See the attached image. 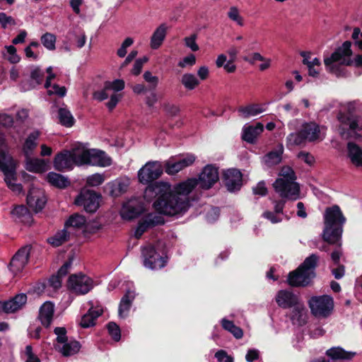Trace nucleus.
I'll return each mask as SVG.
<instances>
[{
	"label": "nucleus",
	"mask_w": 362,
	"mask_h": 362,
	"mask_svg": "<svg viewBox=\"0 0 362 362\" xmlns=\"http://www.w3.org/2000/svg\"><path fill=\"white\" fill-rule=\"evenodd\" d=\"M195 179H187L175 185L173 191H170V185L167 183H156L153 190L157 194L163 192L154 202L153 206L160 214L169 216H182L190 206L189 194L197 186Z\"/></svg>",
	"instance_id": "f257e3e1"
},
{
	"label": "nucleus",
	"mask_w": 362,
	"mask_h": 362,
	"mask_svg": "<svg viewBox=\"0 0 362 362\" xmlns=\"http://www.w3.org/2000/svg\"><path fill=\"white\" fill-rule=\"evenodd\" d=\"M345 221L346 218L337 205L327 208L324 214L325 228L322 233L324 240L329 244L341 245L340 241Z\"/></svg>",
	"instance_id": "f03ea898"
},
{
	"label": "nucleus",
	"mask_w": 362,
	"mask_h": 362,
	"mask_svg": "<svg viewBox=\"0 0 362 362\" xmlns=\"http://www.w3.org/2000/svg\"><path fill=\"white\" fill-rule=\"evenodd\" d=\"M296 180L293 169L284 166L280 171L279 177L273 183V187L282 198L296 200L299 198L300 187Z\"/></svg>",
	"instance_id": "7ed1b4c3"
},
{
	"label": "nucleus",
	"mask_w": 362,
	"mask_h": 362,
	"mask_svg": "<svg viewBox=\"0 0 362 362\" xmlns=\"http://www.w3.org/2000/svg\"><path fill=\"white\" fill-rule=\"evenodd\" d=\"M319 257L312 254L294 272H291L288 277V284L291 286H305L315 276V269Z\"/></svg>",
	"instance_id": "20e7f679"
},
{
	"label": "nucleus",
	"mask_w": 362,
	"mask_h": 362,
	"mask_svg": "<svg viewBox=\"0 0 362 362\" xmlns=\"http://www.w3.org/2000/svg\"><path fill=\"white\" fill-rule=\"evenodd\" d=\"M16 163L12 157L8 153L6 148L0 147V170L4 175V180L13 192L20 193L22 191V185L16 183Z\"/></svg>",
	"instance_id": "39448f33"
},
{
	"label": "nucleus",
	"mask_w": 362,
	"mask_h": 362,
	"mask_svg": "<svg viewBox=\"0 0 362 362\" xmlns=\"http://www.w3.org/2000/svg\"><path fill=\"white\" fill-rule=\"evenodd\" d=\"M351 46V42L346 41L329 57L324 59L325 64L329 71L339 76L338 66L349 65L351 64V56L352 54Z\"/></svg>",
	"instance_id": "423d86ee"
},
{
	"label": "nucleus",
	"mask_w": 362,
	"mask_h": 362,
	"mask_svg": "<svg viewBox=\"0 0 362 362\" xmlns=\"http://www.w3.org/2000/svg\"><path fill=\"white\" fill-rule=\"evenodd\" d=\"M338 119L340 122L339 132L342 138L348 139L362 137V122L358 117L340 113Z\"/></svg>",
	"instance_id": "0eeeda50"
},
{
	"label": "nucleus",
	"mask_w": 362,
	"mask_h": 362,
	"mask_svg": "<svg viewBox=\"0 0 362 362\" xmlns=\"http://www.w3.org/2000/svg\"><path fill=\"white\" fill-rule=\"evenodd\" d=\"M144 266L152 270L163 268L167 263V257L163 252L157 251L155 247L149 245L141 247Z\"/></svg>",
	"instance_id": "6e6552de"
},
{
	"label": "nucleus",
	"mask_w": 362,
	"mask_h": 362,
	"mask_svg": "<svg viewBox=\"0 0 362 362\" xmlns=\"http://www.w3.org/2000/svg\"><path fill=\"white\" fill-rule=\"evenodd\" d=\"M312 314L316 317H327L334 308L333 298L328 295L313 296L308 300Z\"/></svg>",
	"instance_id": "1a4fd4ad"
},
{
	"label": "nucleus",
	"mask_w": 362,
	"mask_h": 362,
	"mask_svg": "<svg viewBox=\"0 0 362 362\" xmlns=\"http://www.w3.org/2000/svg\"><path fill=\"white\" fill-rule=\"evenodd\" d=\"M67 287L77 295H85L93 288V281L85 274H72L69 278Z\"/></svg>",
	"instance_id": "9d476101"
},
{
	"label": "nucleus",
	"mask_w": 362,
	"mask_h": 362,
	"mask_svg": "<svg viewBox=\"0 0 362 362\" xmlns=\"http://www.w3.org/2000/svg\"><path fill=\"white\" fill-rule=\"evenodd\" d=\"M163 165L159 161L147 162L138 172V178L141 183L148 184L157 180L163 173Z\"/></svg>",
	"instance_id": "9b49d317"
},
{
	"label": "nucleus",
	"mask_w": 362,
	"mask_h": 362,
	"mask_svg": "<svg viewBox=\"0 0 362 362\" xmlns=\"http://www.w3.org/2000/svg\"><path fill=\"white\" fill-rule=\"evenodd\" d=\"M100 199V196L95 192L83 189L76 198L74 203L83 206L87 212L94 213L99 207Z\"/></svg>",
	"instance_id": "f8f14e48"
},
{
	"label": "nucleus",
	"mask_w": 362,
	"mask_h": 362,
	"mask_svg": "<svg viewBox=\"0 0 362 362\" xmlns=\"http://www.w3.org/2000/svg\"><path fill=\"white\" fill-rule=\"evenodd\" d=\"M197 185L203 189L211 188L219 180L218 168L212 164L206 165L200 174L198 180L194 178Z\"/></svg>",
	"instance_id": "ddd939ff"
},
{
	"label": "nucleus",
	"mask_w": 362,
	"mask_h": 362,
	"mask_svg": "<svg viewBox=\"0 0 362 362\" xmlns=\"http://www.w3.org/2000/svg\"><path fill=\"white\" fill-rule=\"evenodd\" d=\"M196 160L193 154H187L177 158L172 157L165 164V170L169 175H175L184 168L192 165Z\"/></svg>",
	"instance_id": "4468645a"
},
{
	"label": "nucleus",
	"mask_w": 362,
	"mask_h": 362,
	"mask_svg": "<svg viewBox=\"0 0 362 362\" xmlns=\"http://www.w3.org/2000/svg\"><path fill=\"white\" fill-rule=\"evenodd\" d=\"M164 223L163 218L157 214L151 213L144 216L139 222L134 236L139 239L147 229Z\"/></svg>",
	"instance_id": "2eb2a0df"
},
{
	"label": "nucleus",
	"mask_w": 362,
	"mask_h": 362,
	"mask_svg": "<svg viewBox=\"0 0 362 362\" xmlns=\"http://www.w3.org/2000/svg\"><path fill=\"white\" fill-rule=\"evenodd\" d=\"M30 247L27 245L21 247L13 257L9 269L15 275L23 271L28 262Z\"/></svg>",
	"instance_id": "dca6fc26"
},
{
	"label": "nucleus",
	"mask_w": 362,
	"mask_h": 362,
	"mask_svg": "<svg viewBox=\"0 0 362 362\" xmlns=\"http://www.w3.org/2000/svg\"><path fill=\"white\" fill-rule=\"evenodd\" d=\"M54 168L58 171L71 170L76 165L69 150L57 153L53 161Z\"/></svg>",
	"instance_id": "f3484780"
},
{
	"label": "nucleus",
	"mask_w": 362,
	"mask_h": 362,
	"mask_svg": "<svg viewBox=\"0 0 362 362\" xmlns=\"http://www.w3.org/2000/svg\"><path fill=\"white\" fill-rule=\"evenodd\" d=\"M224 182L227 189L233 192L240 189L243 183V175L237 169H229L224 173Z\"/></svg>",
	"instance_id": "a211bd4d"
},
{
	"label": "nucleus",
	"mask_w": 362,
	"mask_h": 362,
	"mask_svg": "<svg viewBox=\"0 0 362 362\" xmlns=\"http://www.w3.org/2000/svg\"><path fill=\"white\" fill-rule=\"evenodd\" d=\"M46 203V198L42 191L32 188L27 196V204L36 213L41 211Z\"/></svg>",
	"instance_id": "6ab92c4d"
},
{
	"label": "nucleus",
	"mask_w": 362,
	"mask_h": 362,
	"mask_svg": "<svg viewBox=\"0 0 362 362\" xmlns=\"http://www.w3.org/2000/svg\"><path fill=\"white\" fill-rule=\"evenodd\" d=\"M141 206L136 199H132L124 203L120 210L121 217L124 220H132L141 213Z\"/></svg>",
	"instance_id": "aec40b11"
},
{
	"label": "nucleus",
	"mask_w": 362,
	"mask_h": 362,
	"mask_svg": "<svg viewBox=\"0 0 362 362\" xmlns=\"http://www.w3.org/2000/svg\"><path fill=\"white\" fill-rule=\"evenodd\" d=\"M300 301V300L296 294L288 290H281L276 296V303L284 309L291 308Z\"/></svg>",
	"instance_id": "412c9836"
},
{
	"label": "nucleus",
	"mask_w": 362,
	"mask_h": 362,
	"mask_svg": "<svg viewBox=\"0 0 362 362\" xmlns=\"http://www.w3.org/2000/svg\"><path fill=\"white\" fill-rule=\"evenodd\" d=\"M293 325L302 326L305 324L307 320V310L300 300L296 305L291 307V310L287 314Z\"/></svg>",
	"instance_id": "4be33fe9"
},
{
	"label": "nucleus",
	"mask_w": 362,
	"mask_h": 362,
	"mask_svg": "<svg viewBox=\"0 0 362 362\" xmlns=\"http://www.w3.org/2000/svg\"><path fill=\"white\" fill-rule=\"evenodd\" d=\"M111 163L112 160L105 152L98 149L90 150L86 165L107 167Z\"/></svg>",
	"instance_id": "5701e85b"
},
{
	"label": "nucleus",
	"mask_w": 362,
	"mask_h": 362,
	"mask_svg": "<svg viewBox=\"0 0 362 362\" xmlns=\"http://www.w3.org/2000/svg\"><path fill=\"white\" fill-rule=\"evenodd\" d=\"M27 296L24 293H20L12 298L11 299L0 302L3 310L6 313H14L21 308L26 303Z\"/></svg>",
	"instance_id": "b1692460"
},
{
	"label": "nucleus",
	"mask_w": 362,
	"mask_h": 362,
	"mask_svg": "<svg viewBox=\"0 0 362 362\" xmlns=\"http://www.w3.org/2000/svg\"><path fill=\"white\" fill-rule=\"evenodd\" d=\"M54 305L52 303L47 301L44 303L39 310L38 318L41 324L45 327H48L53 320Z\"/></svg>",
	"instance_id": "393cba45"
},
{
	"label": "nucleus",
	"mask_w": 362,
	"mask_h": 362,
	"mask_svg": "<svg viewBox=\"0 0 362 362\" xmlns=\"http://www.w3.org/2000/svg\"><path fill=\"white\" fill-rule=\"evenodd\" d=\"M103 310L100 306H91L87 313L84 314L81 320L80 325L83 328L94 326L95 320L102 315Z\"/></svg>",
	"instance_id": "a878e982"
},
{
	"label": "nucleus",
	"mask_w": 362,
	"mask_h": 362,
	"mask_svg": "<svg viewBox=\"0 0 362 362\" xmlns=\"http://www.w3.org/2000/svg\"><path fill=\"white\" fill-rule=\"evenodd\" d=\"M300 130L306 141H314L320 139V127L315 122L303 123ZM321 139H322V138H321Z\"/></svg>",
	"instance_id": "bb28decb"
},
{
	"label": "nucleus",
	"mask_w": 362,
	"mask_h": 362,
	"mask_svg": "<svg viewBox=\"0 0 362 362\" xmlns=\"http://www.w3.org/2000/svg\"><path fill=\"white\" fill-rule=\"evenodd\" d=\"M135 296L136 293L134 290L129 289L126 291L125 294L122 298L119 305L118 315L119 317L124 318L128 315Z\"/></svg>",
	"instance_id": "cd10ccee"
},
{
	"label": "nucleus",
	"mask_w": 362,
	"mask_h": 362,
	"mask_svg": "<svg viewBox=\"0 0 362 362\" xmlns=\"http://www.w3.org/2000/svg\"><path fill=\"white\" fill-rule=\"evenodd\" d=\"M263 129L264 127L261 123H257L255 126H245L243 129L242 139L247 143L254 144Z\"/></svg>",
	"instance_id": "c85d7f7f"
},
{
	"label": "nucleus",
	"mask_w": 362,
	"mask_h": 362,
	"mask_svg": "<svg viewBox=\"0 0 362 362\" xmlns=\"http://www.w3.org/2000/svg\"><path fill=\"white\" fill-rule=\"evenodd\" d=\"M86 223V218L78 214H74L69 217V218L66 221L64 228L69 231H71V233H73L75 230H85V226Z\"/></svg>",
	"instance_id": "c756f323"
},
{
	"label": "nucleus",
	"mask_w": 362,
	"mask_h": 362,
	"mask_svg": "<svg viewBox=\"0 0 362 362\" xmlns=\"http://www.w3.org/2000/svg\"><path fill=\"white\" fill-rule=\"evenodd\" d=\"M168 27L165 23L160 24L153 33L150 40V47L153 49H158L163 44L167 34Z\"/></svg>",
	"instance_id": "7c9ffc66"
},
{
	"label": "nucleus",
	"mask_w": 362,
	"mask_h": 362,
	"mask_svg": "<svg viewBox=\"0 0 362 362\" xmlns=\"http://www.w3.org/2000/svg\"><path fill=\"white\" fill-rule=\"evenodd\" d=\"M347 155L356 167H362V148L354 142L347 144Z\"/></svg>",
	"instance_id": "2f4dec72"
},
{
	"label": "nucleus",
	"mask_w": 362,
	"mask_h": 362,
	"mask_svg": "<svg viewBox=\"0 0 362 362\" xmlns=\"http://www.w3.org/2000/svg\"><path fill=\"white\" fill-rule=\"evenodd\" d=\"M90 150L79 144L73 147L69 151L76 165L79 166L86 165Z\"/></svg>",
	"instance_id": "473e14b6"
},
{
	"label": "nucleus",
	"mask_w": 362,
	"mask_h": 362,
	"mask_svg": "<svg viewBox=\"0 0 362 362\" xmlns=\"http://www.w3.org/2000/svg\"><path fill=\"white\" fill-rule=\"evenodd\" d=\"M55 347L63 356H69L76 354L79 351L81 346L77 341L68 339L62 344H57Z\"/></svg>",
	"instance_id": "72a5a7b5"
},
{
	"label": "nucleus",
	"mask_w": 362,
	"mask_h": 362,
	"mask_svg": "<svg viewBox=\"0 0 362 362\" xmlns=\"http://www.w3.org/2000/svg\"><path fill=\"white\" fill-rule=\"evenodd\" d=\"M40 132L37 130L33 131L26 138L23 146V151L25 157H29L32 155L33 151L37 146V139L40 136Z\"/></svg>",
	"instance_id": "f704fd0d"
},
{
	"label": "nucleus",
	"mask_w": 362,
	"mask_h": 362,
	"mask_svg": "<svg viewBox=\"0 0 362 362\" xmlns=\"http://www.w3.org/2000/svg\"><path fill=\"white\" fill-rule=\"evenodd\" d=\"M46 180L51 185L59 189L66 188L70 185V181L66 177L54 172H49Z\"/></svg>",
	"instance_id": "c9c22d12"
},
{
	"label": "nucleus",
	"mask_w": 362,
	"mask_h": 362,
	"mask_svg": "<svg viewBox=\"0 0 362 362\" xmlns=\"http://www.w3.org/2000/svg\"><path fill=\"white\" fill-rule=\"evenodd\" d=\"M284 148L279 145L276 149L266 154L263 158V162L267 167H272L279 164L282 159Z\"/></svg>",
	"instance_id": "e433bc0d"
},
{
	"label": "nucleus",
	"mask_w": 362,
	"mask_h": 362,
	"mask_svg": "<svg viewBox=\"0 0 362 362\" xmlns=\"http://www.w3.org/2000/svg\"><path fill=\"white\" fill-rule=\"evenodd\" d=\"M25 168L30 172L42 173L47 170V163L43 159L26 157Z\"/></svg>",
	"instance_id": "4c0bfd02"
},
{
	"label": "nucleus",
	"mask_w": 362,
	"mask_h": 362,
	"mask_svg": "<svg viewBox=\"0 0 362 362\" xmlns=\"http://www.w3.org/2000/svg\"><path fill=\"white\" fill-rule=\"evenodd\" d=\"M266 110L264 105L252 104L245 107H240L238 112L245 118L256 116Z\"/></svg>",
	"instance_id": "58836bf2"
},
{
	"label": "nucleus",
	"mask_w": 362,
	"mask_h": 362,
	"mask_svg": "<svg viewBox=\"0 0 362 362\" xmlns=\"http://www.w3.org/2000/svg\"><path fill=\"white\" fill-rule=\"evenodd\" d=\"M326 354L332 360L351 359L355 353L347 352L341 347H332L326 351Z\"/></svg>",
	"instance_id": "ea45409f"
},
{
	"label": "nucleus",
	"mask_w": 362,
	"mask_h": 362,
	"mask_svg": "<svg viewBox=\"0 0 362 362\" xmlns=\"http://www.w3.org/2000/svg\"><path fill=\"white\" fill-rule=\"evenodd\" d=\"M180 82L187 90H194L200 84L197 77L191 73L184 74L181 77Z\"/></svg>",
	"instance_id": "a19ab883"
},
{
	"label": "nucleus",
	"mask_w": 362,
	"mask_h": 362,
	"mask_svg": "<svg viewBox=\"0 0 362 362\" xmlns=\"http://www.w3.org/2000/svg\"><path fill=\"white\" fill-rule=\"evenodd\" d=\"M58 118L59 123L66 127H71L75 122L71 112L66 107H60L59 109Z\"/></svg>",
	"instance_id": "79ce46f5"
},
{
	"label": "nucleus",
	"mask_w": 362,
	"mask_h": 362,
	"mask_svg": "<svg viewBox=\"0 0 362 362\" xmlns=\"http://www.w3.org/2000/svg\"><path fill=\"white\" fill-rule=\"evenodd\" d=\"M12 214L16 216L21 222L25 224H30L33 221L32 216L28 211V209L24 206H17L13 211Z\"/></svg>",
	"instance_id": "37998d69"
},
{
	"label": "nucleus",
	"mask_w": 362,
	"mask_h": 362,
	"mask_svg": "<svg viewBox=\"0 0 362 362\" xmlns=\"http://www.w3.org/2000/svg\"><path fill=\"white\" fill-rule=\"evenodd\" d=\"M71 234L70 230H67L65 228L61 231L57 233L54 236L48 239L49 243L54 247H58L65 243Z\"/></svg>",
	"instance_id": "c03bdc74"
},
{
	"label": "nucleus",
	"mask_w": 362,
	"mask_h": 362,
	"mask_svg": "<svg viewBox=\"0 0 362 362\" xmlns=\"http://www.w3.org/2000/svg\"><path fill=\"white\" fill-rule=\"evenodd\" d=\"M221 322L223 328L230 332L236 339L242 338L243 335V330L237 327L233 321L223 318Z\"/></svg>",
	"instance_id": "a18cd8bd"
},
{
	"label": "nucleus",
	"mask_w": 362,
	"mask_h": 362,
	"mask_svg": "<svg viewBox=\"0 0 362 362\" xmlns=\"http://www.w3.org/2000/svg\"><path fill=\"white\" fill-rule=\"evenodd\" d=\"M227 16L231 21L240 27L245 25L244 18L240 15L239 8L235 6H232L229 8Z\"/></svg>",
	"instance_id": "49530a36"
},
{
	"label": "nucleus",
	"mask_w": 362,
	"mask_h": 362,
	"mask_svg": "<svg viewBox=\"0 0 362 362\" xmlns=\"http://www.w3.org/2000/svg\"><path fill=\"white\" fill-rule=\"evenodd\" d=\"M41 43L48 50L53 51L56 49V35L51 33H46L40 37Z\"/></svg>",
	"instance_id": "de8ad7c7"
},
{
	"label": "nucleus",
	"mask_w": 362,
	"mask_h": 362,
	"mask_svg": "<svg viewBox=\"0 0 362 362\" xmlns=\"http://www.w3.org/2000/svg\"><path fill=\"white\" fill-rule=\"evenodd\" d=\"M286 140L288 146H298L306 141L300 130L289 134Z\"/></svg>",
	"instance_id": "09e8293b"
},
{
	"label": "nucleus",
	"mask_w": 362,
	"mask_h": 362,
	"mask_svg": "<svg viewBox=\"0 0 362 362\" xmlns=\"http://www.w3.org/2000/svg\"><path fill=\"white\" fill-rule=\"evenodd\" d=\"M6 52L4 53V57L12 64L18 63L21 58L16 53V48L13 45L5 47Z\"/></svg>",
	"instance_id": "8fccbe9b"
},
{
	"label": "nucleus",
	"mask_w": 362,
	"mask_h": 362,
	"mask_svg": "<svg viewBox=\"0 0 362 362\" xmlns=\"http://www.w3.org/2000/svg\"><path fill=\"white\" fill-rule=\"evenodd\" d=\"M22 358L25 362H40V358L33 353L30 345L25 346L24 351L22 353Z\"/></svg>",
	"instance_id": "3c124183"
},
{
	"label": "nucleus",
	"mask_w": 362,
	"mask_h": 362,
	"mask_svg": "<svg viewBox=\"0 0 362 362\" xmlns=\"http://www.w3.org/2000/svg\"><path fill=\"white\" fill-rule=\"evenodd\" d=\"M106 89L113 90L114 92H118L124 88V81L122 79H115L112 81L105 82Z\"/></svg>",
	"instance_id": "603ef678"
},
{
	"label": "nucleus",
	"mask_w": 362,
	"mask_h": 362,
	"mask_svg": "<svg viewBox=\"0 0 362 362\" xmlns=\"http://www.w3.org/2000/svg\"><path fill=\"white\" fill-rule=\"evenodd\" d=\"M104 180V176L102 174L95 173L87 177L86 184L89 186L96 187L101 185Z\"/></svg>",
	"instance_id": "864d4df0"
},
{
	"label": "nucleus",
	"mask_w": 362,
	"mask_h": 362,
	"mask_svg": "<svg viewBox=\"0 0 362 362\" xmlns=\"http://www.w3.org/2000/svg\"><path fill=\"white\" fill-rule=\"evenodd\" d=\"M108 332L112 339L118 341L121 338L120 329L119 326L115 322H109L107 325Z\"/></svg>",
	"instance_id": "5fc2aeb1"
},
{
	"label": "nucleus",
	"mask_w": 362,
	"mask_h": 362,
	"mask_svg": "<svg viewBox=\"0 0 362 362\" xmlns=\"http://www.w3.org/2000/svg\"><path fill=\"white\" fill-rule=\"evenodd\" d=\"M0 25L2 28L6 29L8 25H16V20L11 16H8L4 12H0Z\"/></svg>",
	"instance_id": "6e6d98bb"
},
{
	"label": "nucleus",
	"mask_w": 362,
	"mask_h": 362,
	"mask_svg": "<svg viewBox=\"0 0 362 362\" xmlns=\"http://www.w3.org/2000/svg\"><path fill=\"white\" fill-rule=\"evenodd\" d=\"M47 89L49 95H56L59 97H64L66 94V89L64 86H59L57 84H50V87Z\"/></svg>",
	"instance_id": "4d7b16f0"
},
{
	"label": "nucleus",
	"mask_w": 362,
	"mask_h": 362,
	"mask_svg": "<svg viewBox=\"0 0 362 362\" xmlns=\"http://www.w3.org/2000/svg\"><path fill=\"white\" fill-rule=\"evenodd\" d=\"M148 58L147 57H144L142 58H139L136 59L134 64V66L132 69V74L138 76L141 72L144 64L147 62Z\"/></svg>",
	"instance_id": "13d9d810"
},
{
	"label": "nucleus",
	"mask_w": 362,
	"mask_h": 362,
	"mask_svg": "<svg viewBox=\"0 0 362 362\" xmlns=\"http://www.w3.org/2000/svg\"><path fill=\"white\" fill-rule=\"evenodd\" d=\"M197 37V35L193 34L189 37H185L184 39L185 46L189 48L193 52L199 50V48L196 42Z\"/></svg>",
	"instance_id": "bf43d9fd"
},
{
	"label": "nucleus",
	"mask_w": 362,
	"mask_h": 362,
	"mask_svg": "<svg viewBox=\"0 0 362 362\" xmlns=\"http://www.w3.org/2000/svg\"><path fill=\"white\" fill-rule=\"evenodd\" d=\"M134 40L132 37H127L122 42L121 47L117 49V54L119 57H124L127 54V48L132 45Z\"/></svg>",
	"instance_id": "052dcab7"
},
{
	"label": "nucleus",
	"mask_w": 362,
	"mask_h": 362,
	"mask_svg": "<svg viewBox=\"0 0 362 362\" xmlns=\"http://www.w3.org/2000/svg\"><path fill=\"white\" fill-rule=\"evenodd\" d=\"M54 333L57 335V344H62L68 340L66 335V330L64 327H56L54 329Z\"/></svg>",
	"instance_id": "680f3d73"
},
{
	"label": "nucleus",
	"mask_w": 362,
	"mask_h": 362,
	"mask_svg": "<svg viewBox=\"0 0 362 362\" xmlns=\"http://www.w3.org/2000/svg\"><path fill=\"white\" fill-rule=\"evenodd\" d=\"M195 56L192 54H190L180 60L178 62V66L181 68H185L187 66H192L194 64H195Z\"/></svg>",
	"instance_id": "e2e57ef3"
},
{
	"label": "nucleus",
	"mask_w": 362,
	"mask_h": 362,
	"mask_svg": "<svg viewBox=\"0 0 362 362\" xmlns=\"http://www.w3.org/2000/svg\"><path fill=\"white\" fill-rule=\"evenodd\" d=\"M143 76L144 80L151 85L153 89L156 88L159 81L158 76H153L151 72L149 71H145Z\"/></svg>",
	"instance_id": "0e129e2a"
},
{
	"label": "nucleus",
	"mask_w": 362,
	"mask_h": 362,
	"mask_svg": "<svg viewBox=\"0 0 362 362\" xmlns=\"http://www.w3.org/2000/svg\"><path fill=\"white\" fill-rule=\"evenodd\" d=\"M220 210L218 207H211L206 213V218L208 222L213 223L218 218Z\"/></svg>",
	"instance_id": "69168bd1"
},
{
	"label": "nucleus",
	"mask_w": 362,
	"mask_h": 362,
	"mask_svg": "<svg viewBox=\"0 0 362 362\" xmlns=\"http://www.w3.org/2000/svg\"><path fill=\"white\" fill-rule=\"evenodd\" d=\"M43 76L44 73L39 68H34L30 74V77L35 82L36 85L42 83Z\"/></svg>",
	"instance_id": "338daca9"
},
{
	"label": "nucleus",
	"mask_w": 362,
	"mask_h": 362,
	"mask_svg": "<svg viewBox=\"0 0 362 362\" xmlns=\"http://www.w3.org/2000/svg\"><path fill=\"white\" fill-rule=\"evenodd\" d=\"M215 357L218 362H233V358L224 350H219L215 354Z\"/></svg>",
	"instance_id": "774afa93"
}]
</instances>
